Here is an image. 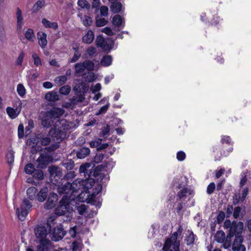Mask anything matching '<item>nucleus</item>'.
Here are the masks:
<instances>
[{"label":"nucleus","instance_id":"1","mask_svg":"<svg viewBox=\"0 0 251 251\" xmlns=\"http://www.w3.org/2000/svg\"><path fill=\"white\" fill-rule=\"evenodd\" d=\"M183 231L181 226H179L177 231L172 234L169 238H167L163 247V251H173L170 250L172 246H173L174 251H179L180 241L177 240L178 236L180 235Z\"/></svg>","mask_w":251,"mask_h":251},{"label":"nucleus","instance_id":"2","mask_svg":"<svg viewBox=\"0 0 251 251\" xmlns=\"http://www.w3.org/2000/svg\"><path fill=\"white\" fill-rule=\"evenodd\" d=\"M57 127L55 126L54 127L50 128L49 132V134L51 137L52 140L56 143H60L66 137V130L68 129L67 126H63Z\"/></svg>","mask_w":251,"mask_h":251},{"label":"nucleus","instance_id":"3","mask_svg":"<svg viewBox=\"0 0 251 251\" xmlns=\"http://www.w3.org/2000/svg\"><path fill=\"white\" fill-rule=\"evenodd\" d=\"M51 226L48 223L45 225L38 226L35 227V235L37 239V242H48L49 240L47 239L48 233H51Z\"/></svg>","mask_w":251,"mask_h":251},{"label":"nucleus","instance_id":"4","mask_svg":"<svg viewBox=\"0 0 251 251\" xmlns=\"http://www.w3.org/2000/svg\"><path fill=\"white\" fill-rule=\"evenodd\" d=\"M70 201L67 196H63L59 201V204L55 209V214L58 216L66 215L70 213Z\"/></svg>","mask_w":251,"mask_h":251},{"label":"nucleus","instance_id":"5","mask_svg":"<svg viewBox=\"0 0 251 251\" xmlns=\"http://www.w3.org/2000/svg\"><path fill=\"white\" fill-rule=\"evenodd\" d=\"M96 45L98 48H101L105 52L108 53L113 48L114 41L110 38L105 40L101 35H100L96 38Z\"/></svg>","mask_w":251,"mask_h":251},{"label":"nucleus","instance_id":"6","mask_svg":"<svg viewBox=\"0 0 251 251\" xmlns=\"http://www.w3.org/2000/svg\"><path fill=\"white\" fill-rule=\"evenodd\" d=\"M31 207L32 204L28 200L25 199L23 201L20 207L17 208L16 210V213L20 221L25 220Z\"/></svg>","mask_w":251,"mask_h":251},{"label":"nucleus","instance_id":"7","mask_svg":"<svg viewBox=\"0 0 251 251\" xmlns=\"http://www.w3.org/2000/svg\"><path fill=\"white\" fill-rule=\"evenodd\" d=\"M25 171L27 174L32 175V176L39 180H43L44 175L41 169H35V166L31 163H28L25 167Z\"/></svg>","mask_w":251,"mask_h":251},{"label":"nucleus","instance_id":"8","mask_svg":"<svg viewBox=\"0 0 251 251\" xmlns=\"http://www.w3.org/2000/svg\"><path fill=\"white\" fill-rule=\"evenodd\" d=\"M50 178L54 184L58 183V180L63 176L62 169L55 166H51L48 168Z\"/></svg>","mask_w":251,"mask_h":251},{"label":"nucleus","instance_id":"9","mask_svg":"<svg viewBox=\"0 0 251 251\" xmlns=\"http://www.w3.org/2000/svg\"><path fill=\"white\" fill-rule=\"evenodd\" d=\"M53 157L51 154L48 153H40V155L37 159L38 165L37 168L39 169H45L48 165L53 162Z\"/></svg>","mask_w":251,"mask_h":251},{"label":"nucleus","instance_id":"10","mask_svg":"<svg viewBox=\"0 0 251 251\" xmlns=\"http://www.w3.org/2000/svg\"><path fill=\"white\" fill-rule=\"evenodd\" d=\"M244 228V224L242 222H238L233 221L231 222V226L229 230V233L227 237L231 238L235 234L240 235L242 234Z\"/></svg>","mask_w":251,"mask_h":251},{"label":"nucleus","instance_id":"11","mask_svg":"<svg viewBox=\"0 0 251 251\" xmlns=\"http://www.w3.org/2000/svg\"><path fill=\"white\" fill-rule=\"evenodd\" d=\"M58 201V196L57 194L54 192L50 193L46 202L44 204V208L46 210L52 209L55 207Z\"/></svg>","mask_w":251,"mask_h":251},{"label":"nucleus","instance_id":"12","mask_svg":"<svg viewBox=\"0 0 251 251\" xmlns=\"http://www.w3.org/2000/svg\"><path fill=\"white\" fill-rule=\"evenodd\" d=\"M76 184L74 181L72 183L69 181L66 182L64 184L62 183L58 185L57 190L60 194H68L71 190L75 192L77 188L75 187L74 185Z\"/></svg>","mask_w":251,"mask_h":251},{"label":"nucleus","instance_id":"13","mask_svg":"<svg viewBox=\"0 0 251 251\" xmlns=\"http://www.w3.org/2000/svg\"><path fill=\"white\" fill-rule=\"evenodd\" d=\"M66 232L64 230L62 225L54 227L51 233V239L54 241H58L61 240L65 235Z\"/></svg>","mask_w":251,"mask_h":251},{"label":"nucleus","instance_id":"14","mask_svg":"<svg viewBox=\"0 0 251 251\" xmlns=\"http://www.w3.org/2000/svg\"><path fill=\"white\" fill-rule=\"evenodd\" d=\"M37 139L39 140L40 146H46L49 145L51 142V138L50 135L45 132H40L37 133Z\"/></svg>","mask_w":251,"mask_h":251},{"label":"nucleus","instance_id":"15","mask_svg":"<svg viewBox=\"0 0 251 251\" xmlns=\"http://www.w3.org/2000/svg\"><path fill=\"white\" fill-rule=\"evenodd\" d=\"M95 164L94 163H85L81 164L79 167V172L80 173H84L85 175L87 174L89 176L90 171H92L93 169L95 167ZM90 176H88L89 177Z\"/></svg>","mask_w":251,"mask_h":251},{"label":"nucleus","instance_id":"16","mask_svg":"<svg viewBox=\"0 0 251 251\" xmlns=\"http://www.w3.org/2000/svg\"><path fill=\"white\" fill-rule=\"evenodd\" d=\"M49 189L47 187H44L37 192L36 198L38 201L41 202H44L49 196Z\"/></svg>","mask_w":251,"mask_h":251},{"label":"nucleus","instance_id":"17","mask_svg":"<svg viewBox=\"0 0 251 251\" xmlns=\"http://www.w3.org/2000/svg\"><path fill=\"white\" fill-rule=\"evenodd\" d=\"M21 105L22 102L20 101L19 106L16 109L11 107L6 108V112L10 118L13 119L18 116L21 111Z\"/></svg>","mask_w":251,"mask_h":251},{"label":"nucleus","instance_id":"18","mask_svg":"<svg viewBox=\"0 0 251 251\" xmlns=\"http://www.w3.org/2000/svg\"><path fill=\"white\" fill-rule=\"evenodd\" d=\"M107 163L102 164L97 166V167H94V169H93L92 171H90V174H89V176H92L94 177L99 176L100 173L107 167Z\"/></svg>","mask_w":251,"mask_h":251},{"label":"nucleus","instance_id":"19","mask_svg":"<svg viewBox=\"0 0 251 251\" xmlns=\"http://www.w3.org/2000/svg\"><path fill=\"white\" fill-rule=\"evenodd\" d=\"M39 44L42 48H45L47 44V34L43 32L39 31L37 34Z\"/></svg>","mask_w":251,"mask_h":251},{"label":"nucleus","instance_id":"20","mask_svg":"<svg viewBox=\"0 0 251 251\" xmlns=\"http://www.w3.org/2000/svg\"><path fill=\"white\" fill-rule=\"evenodd\" d=\"M90 150L88 147H82L76 151V156L78 158H84L90 154Z\"/></svg>","mask_w":251,"mask_h":251},{"label":"nucleus","instance_id":"21","mask_svg":"<svg viewBox=\"0 0 251 251\" xmlns=\"http://www.w3.org/2000/svg\"><path fill=\"white\" fill-rule=\"evenodd\" d=\"M123 5L121 2L116 1L111 3L110 8L111 12L114 14L119 13L122 10Z\"/></svg>","mask_w":251,"mask_h":251},{"label":"nucleus","instance_id":"22","mask_svg":"<svg viewBox=\"0 0 251 251\" xmlns=\"http://www.w3.org/2000/svg\"><path fill=\"white\" fill-rule=\"evenodd\" d=\"M46 100L50 101H56L59 100L57 93L55 91H51L47 93L45 97Z\"/></svg>","mask_w":251,"mask_h":251},{"label":"nucleus","instance_id":"23","mask_svg":"<svg viewBox=\"0 0 251 251\" xmlns=\"http://www.w3.org/2000/svg\"><path fill=\"white\" fill-rule=\"evenodd\" d=\"M37 193V189L35 187H30L26 190L28 198L30 200L36 199Z\"/></svg>","mask_w":251,"mask_h":251},{"label":"nucleus","instance_id":"24","mask_svg":"<svg viewBox=\"0 0 251 251\" xmlns=\"http://www.w3.org/2000/svg\"><path fill=\"white\" fill-rule=\"evenodd\" d=\"M94 34L92 30H89L82 37L83 42L86 44H91L94 40Z\"/></svg>","mask_w":251,"mask_h":251},{"label":"nucleus","instance_id":"25","mask_svg":"<svg viewBox=\"0 0 251 251\" xmlns=\"http://www.w3.org/2000/svg\"><path fill=\"white\" fill-rule=\"evenodd\" d=\"M39 245L36 247L37 251H50V241L48 242H38Z\"/></svg>","mask_w":251,"mask_h":251},{"label":"nucleus","instance_id":"26","mask_svg":"<svg viewBox=\"0 0 251 251\" xmlns=\"http://www.w3.org/2000/svg\"><path fill=\"white\" fill-rule=\"evenodd\" d=\"M112 22L113 25L120 27L123 23H125V21L120 15L116 14L113 17Z\"/></svg>","mask_w":251,"mask_h":251},{"label":"nucleus","instance_id":"27","mask_svg":"<svg viewBox=\"0 0 251 251\" xmlns=\"http://www.w3.org/2000/svg\"><path fill=\"white\" fill-rule=\"evenodd\" d=\"M242 207L240 206H236L233 209V216L234 219H242L244 216V213L241 212Z\"/></svg>","mask_w":251,"mask_h":251},{"label":"nucleus","instance_id":"28","mask_svg":"<svg viewBox=\"0 0 251 251\" xmlns=\"http://www.w3.org/2000/svg\"><path fill=\"white\" fill-rule=\"evenodd\" d=\"M16 16L17 18V29L21 30L22 28V24L23 18L22 11L19 7L17 8Z\"/></svg>","mask_w":251,"mask_h":251},{"label":"nucleus","instance_id":"29","mask_svg":"<svg viewBox=\"0 0 251 251\" xmlns=\"http://www.w3.org/2000/svg\"><path fill=\"white\" fill-rule=\"evenodd\" d=\"M112 61V58L111 55H105L102 58L100 63L101 65L104 67H107L110 66Z\"/></svg>","mask_w":251,"mask_h":251},{"label":"nucleus","instance_id":"30","mask_svg":"<svg viewBox=\"0 0 251 251\" xmlns=\"http://www.w3.org/2000/svg\"><path fill=\"white\" fill-rule=\"evenodd\" d=\"M215 240L219 243H222L225 241L226 235L222 230H218L214 236Z\"/></svg>","mask_w":251,"mask_h":251},{"label":"nucleus","instance_id":"31","mask_svg":"<svg viewBox=\"0 0 251 251\" xmlns=\"http://www.w3.org/2000/svg\"><path fill=\"white\" fill-rule=\"evenodd\" d=\"M59 109H51L47 112V116L51 119H56L59 118L61 116V114L59 112Z\"/></svg>","mask_w":251,"mask_h":251},{"label":"nucleus","instance_id":"32","mask_svg":"<svg viewBox=\"0 0 251 251\" xmlns=\"http://www.w3.org/2000/svg\"><path fill=\"white\" fill-rule=\"evenodd\" d=\"M61 165L64 167L67 171L72 170L75 167V162L72 159H68L62 162Z\"/></svg>","mask_w":251,"mask_h":251},{"label":"nucleus","instance_id":"33","mask_svg":"<svg viewBox=\"0 0 251 251\" xmlns=\"http://www.w3.org/2000/svg\"><path fill=\"white\" fill-rule=\"evenodd\" d=\"M45 1L44 0H38L33 6L32 8V12L33 13L37 12L39 10L45 5Z\"/></svg>","mask_w":251,"mask_h":251},{"label":"nucleus","instance_id":"34","mask_svg":"<svg viewBox=\"0 0 251 251\" xmlns=\"http://www.w3.org/2000/svg\"><path fill=\"white\" fill-rule=\"evenodd\" d=\"M95 184V180L94 178H88L83 182V185L85 189L87 190L91 189Z\"/></svg>","mask_w":251,"mask_h":251},{"label":"nucleus","instance_id":"35","mask_svg":"<svg viewBox=\"0 0 251 251\" xmlns=\"http://www.w3.org/2000/svg\"><path fill=\"white\" fill-rule=\"evenodd\" d=\"M84 69H87L89 71H92L94 70V63L91 60H86L82 62Z\"/></svg>","mask_w":251,"mask_h":251},{"label":"nucleus","instance_id":"36","mask_svg":"<svg viewBox=\"0 0 251 251\" xmlns=\"http://www.w3.org/2000/svg\"><path fill=\"white\" fill-rule=\"evenodd\" d=\"M51 119L47 116L41 120V125L45 128H49L51 126Z\"/></svg>","mask_w":251,"mask_h":251},{"label":"nucleus","instance_id":"37","mask_svg":"<svg viewBox=\"0 0 251 251\" xmlns=\"http://www.w3.org/2000/svg\"><path fill=\"white\" fill-rule=\"evenodd\" d=\"M25 38L29 41L33 42V38H35V34L33 30L31 28H28L25 34Z\"/></svg>","mask_w":251,"mask_h":251},{"label":"nucleus","instance_id":"38","mask_svg":"<svg viewBox=\"0 0 251 251\" xmlns=\"http://www.w3.org/2000/svg\"><path fill=\"white\" fill-rule=\"evenodd\" d=\"M99 16L96 17V26L97 27H101L106 25L108 23V21L104 18H99Z\"/></svg>","mask_w":251,"mask_h":251},{"label":"nucleus","instance_id":"39","mask_svg":"<svg viewBox=\"0 0 251 251\" xmlns=\"http://www.w3.org/2000/svg\"><path fill=\"white\" fill-rule=\"evenodd\" d=\"M27 144L32 148L38 146L39 140L37 139V133L35 134V137L29 138L27 140Z\"/></svg>","mask_w":251,"mask_h":251},{"label":"nucleus","instance_id":"40","mask_svg":"<svg viewBox=\"0 0 251 251\" xmlns=\"http://www.w3.org/2000/svg\"><path fill=\"white\" fill-rule=\"evenodd\" d=\"M195 239V235L194 234L193 231H190L189 235L186 236L185 240L187 242V245L190 246L192 245L194 243V241Z\"/></svg>","mask_w":251,"mask_h":251},{"label":"nucleus","instance_id":"41","mask_svg":"<svg viewBox=\"0 0 251 251\" xmlns=\"http://www.w3.org/2000/svg\"><path fill=\"white\" fill-rule=\"evenodd\" d=\"M14 152L12 150L9 151L6 155L7 162L9 165L13 164L14 160Z\"/></svg>","mask_w":251,"mask_h":251},{"label":"nucleus","instance_id":"42","mask_svg":"<svg viewBox=\"0 0 251 251\" xmlns=\"http://www.w3.org/2000/svg\"><path fill=\"white\" fill-rule=\"evenodd\" d=\"M82 64V62H79L75 65V73L76 74L81 73L85 70L84 65Z\"/></svg>","mask_w":251,"mask_h":251},{"label":"nucleus","instance_id":"43","mask_svg":"<svg viewBox=\"0 0 251 251\" xmlns=\"http://www.w3.org/2000/svg\"><path fill=\"white\" fill-rule=\"evenodd\" d=\"M71 89V87L69 85H67L61 87L59 89V91L61 94L67 95L70 92Z\"/></svg>","mask_w":251,"mask_h":251},{"label":"nucleus","instance_id":"44","mask_svg":"<svg viewBox=\"0 0 251 251\" xmlns=\"http://www.w3.org/2000/svg\"><path fill=\"white\" fill-rule=\"evenodd\" d=\"M102 186L100 184L97 185L93 190L92 194L91 195L90 198H96V196L101 191Z\"/></svg>","mask_w":251,"mask_h":251},{"label":"nucleus","instance_id":"45","mask_svg":"<svg viewBox=\"0 0 251 251\" xmlns=\"http://www.w3.org/2000/svg\"><path fill=\"white\" fill-rule=\"evenodd\" d=\"M75 173L74 171L68 172L63 177V179L65 180H72L75 176Z\"/></svg>","mask_w":251,"mask_h":251},{"label":"nucleus","instance_id":"46","mask_svg":"<svg viewBox=\"0 0 251 251\" xmlns=\"http://www.w3.org/2000/svg\"><path fill=\"white\" fill-rule=\"evenodd\" d=\"M234 235H235V239H234L233 243V250H234V245H235L236 244H237V245H238V244L242 245V243H243V240H244L243 237L241 235V234H240V235L235 234Z\"/></svg>","mask_w":251,"mask_h":251},{"label":"nucleus","instance_id":"47","mask_svg":"<svg viewBox=\"0 0 251 251\" xmlns=\"http://www.w3.org/2000/svg\"><path fill=\"white\" fill-rule=\"evenodd\" d=\"M17 91L18 94L22 97H23L25 94V89L22 84H19L17 85Z\"/></svg>","mask_w":251,"mask_h":251},{"label":"nucleus","instance_id":"48","mask_svg":"<svg viewBox=\"0 0 251 251\" xmlns=\"http://www.w3.org/2000/svg\"><path fill=\"white\" fill-rule=\"evenodd\" d=\"M104 156V155L103 153L97 154L94 158V160L91 163H94L95 164L100 162L103 159Z\"/></svg>","mask_w":251,"mask_h":251},{"label":"nucleus","instance_id":"49","mask_svg":"<svg viewBox=\"0 0 251 251\" xmlns=\"http://www.w3.org/2000/svg\"><path fill=\"white\" fill-rule=\"evenodd\" d=\"M226 215L224 211H220L217 217V222L218 224H221L223 221H224Z\"/></svg>","mask_w":251,"mask_h":251},{"label":"nucleus","instance_id":"50","mask_svg":"<svg viewBox=\"0 0 251 251\" xmlns=\"http://www.w3.org/2000/svg\"><path fill=\"white\" fill-rule=\"evenodd\" d=\"M102 139L98 138L95 141H91L89 145L91 148H98L101 144Z\"/></svg>","mask_w":251,"mask_h":251},{"label":"nucleus","instance_id":"51","mask_svg":"<svg viewBox=\"0 0 251 251\" xmlns=\"http://www.w3.org/2000/svg\"><path fill=\"white\" fill-rule=\"evenodd\" d=\"M87 209V206L82 204L77 207V210L79 215H83Z\"/></svg>","mask_w":251,"mask_h":251},{"label":"nucleus","instance_id":"52","mask_svg":"<svg viewBox=\"0 0 251 251\" xmlns=\"http://www.w3.org/2000/svg\"><path fill=\"white\" fill-rule=\"evenodd\" d=\"M110 131V126L108 124H106V126L102 128V130L100 134V137H104Z\"/></svg>","mask_w":251,"mask_h":251},{"label":"nucleus","instance_id":"53","mask_svg":"<svg viewBox=\"0 0 251 251\" xmlns=\"http://www.w3.org/2000/svg\"><path fill=\"white\" fill-rule=\"evenodd\" d=\"M96 77L93 73H89L85 77V80L86 82H90L95 80Z\"/></svg>","mask_w":251,"mask_h":251},{"label":"nucleus","instance_id":"54","mask_svg":"<svg viewBox=\"0 0 251 251\" xmlns=\"http://www.w3.org/2000/svg\"><path fill=\"white\" fill-rule=\"evenodd\" d=\"M93 23V20L91 17L85 16L84 20L83 21V24L85 26H90Z\"/></svg>","mask_w":251,"mask_h":251},{"label":"nucleus","instance_id":"55","mask_svg":"<svg viewBox=\"0 0 251 251\" xmlns=\"http://www.w3.org/2000/svg\"><path fill=\"white\" fill-rule=\"evenodd\" d=\"M215 184L214 182L210 183L207 186L206 192L208 194H212L215 189Z\"/></svg>","mask_w":251,"mask_h":251},{"label":"nucleus","instance_id":"56","mask_svg":"<svg viewBox=\"0 0 251 251\" xmlns=\"http://www.w3.org/2000/svg\"><path fill=\"white\" fill-rule=\"evenodd\" d=\"M241 195L240 193H235L233 196V204L237 205L240 201Z\"/></svg>","mask_w":251,"mask_h":251},{"label":"nucleus","instance_id":"57","mask_svg":"<svg viewBox=\"0 0 251 251\" xmlns=\"http://www.w3.org/2000/svg\"><path fill=\"white\" fill-rule=\"evenodd\" d=\"M32 58L34 60V64L35 65L39 66L42 64L41 59L36 53H34L32 54Z\"/></svg>","mask_w":251,"mask_h":251},{"label":"nucleus","instance_id":"58","mask_svg":"<svg viewBox=\"0 0 251 251\" xmlns=\"http://www.w3.org/2000/svg\"><path fill=\"white\" fill-rule=\"evenodd\" d=\"M87 200L88 203H90L92 205H96V206H98L99 208L100 207L101 203L100 202V201H98L96 200H95V198H88Z\"/></svg>","mask_w":251,"mask_h":251},{"label":"nucleus","instance_id":"59","mask_svg":"<svg viewBox=\"0 0 251 251\" xmlns=\"http://www.w3.org/2000/svg\"><path fill=\"white\" fill-rule=\"evenodd\" d=\"M109 107V103H108V104H107L102 106L100 108L99 111L97 113H96V115H101V114H104L107 111V110L108 109Z\"/></svg>","mask_w":251,"mask_h":251},{"label":"nucleus","instance_id":"60","mask_svg":"<svg viewBox=\"0 0 251 251\" xmlns=\"http://www.w3.org/2000/svg\"><path fill=\"white\" fill-rule=\"evenodd\" d=\"M100 13L101 16H107L108 15V8L107 6L103 5L101 6L100 8Z\"/></svg>","mask_w":251,"mask_h":251},{"label":"nucleus","instance_id":"61","mask_svg":"<svg viewBox=\"0 0 251 251\" xmlns=\"http://www.w3.org/2000/svg\"><path fill=\"white\" fill-rule=\"evenodd\" d=\"M187 193V190L186 188L183 189L181 190H180L177 193V197L178 198L179 200H181L184 197H186Z\"/></svg>","mask_w":251,"mask_h":251},{"label":"nucleus","instance_id":"62","mask_svg":"<svg viewBox=\"0 0 251 251\" xmlns=\"http://www.w3.org/2000/svg\"><path fill=\"white\" fill-rule=\"evenodd\" d=\"M18 137L19 138H22L24 136V126L22 124L19 125L18 130Z\"/></svg>","mask_w":251,"mask_h":251},{"label":"nucleus","instance_id":"63","mask_svg":"<svg viewBox=\"0 0 251 251\" xmlns=\"http://www.w3.org/2000/svg\"><path fill=\"white\" fill-rule=\"evenodd\" d=\"M101 31L108 36H112L115 34L112 30L108 27H105L102 29Z\"/></svg>","mask_w":251,"mask_h":251},{"label":"nucleus","instance_id":"64","mask_svg":"<svg viewBox=\"0 0 251 251\" xmlns=\"http://www.w3.org/2000/svg\"><path fill=\"white\" fill-rule=\"evenodd\" d=\"M185 153L182 151H179L177 153L176 158L178 160L182 161L185 158Z\"/></svg>","mask_w":251,"mask_h":251}]
</instances>
